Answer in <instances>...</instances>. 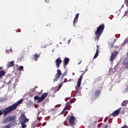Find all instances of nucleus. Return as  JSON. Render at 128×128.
<instances>
[{
  "mask_svg": "<svg viewBox=\"0 0 128 128\" xmlns=\"http://www.w3.org/2000/svg\"><path fill=\"white\" fill-rule=\"evenodd\" d=\"M60 88H62V86H60Z\"/></svg>",
  "mask_w": 128,
  "mask_h": 128,
  "instance_id": "nucleus-35",
  "label": "nucleus"
},
{
  "mask_svg": "<svg viewBox=\"0 0 128 128\" xmlns=\"http://www.w3.org/2000/svg\"><path fill=\"white\" fill-rule=\"evenodd\" d=\"M12 84V82L10 81L8 83V84Z\"/></svg>",
  "mask_w": 128,
  "mask_h": 128,
  "instance_id": "nucleus-29",
  "label": "nucleus"
},
{
  "mask_svg": "<svg viewBox=\"0 0 128 128\" xmlns=\"http://www.w3.org/2000/svg\"><path fill=\"white\" fill-rule=\"evenodd\" d=\"M46 96H48V94L43 93L40 97V99L39 100H38L37 102H42V100H44Z\"/></svg>",
  "mask_w": 128,
  "mask_h": 128,
  "instance_id": "nucleus-6",
  "label": "nucleus"
},
{
  "mask_svg": "<svg viewBox=\"0 0 128 128\" xmlns=\"http://www.w3.org/2000/svg\"><path fill=\"white\" fill-rule=\"evenodd\" d=\"M70 40L68 41V44H70Z\"/></svg>",
  "mask_w": 128,
  "mask_h": 128,
  "instance_id": "nucleus-31",
  "label": "nucleus"
},
{
  "mask_svg": "<svg viewBox=\"0 0 128 128\" xmlns=\"http://www.w3.org/2000/svg\"><path fill=\"white\" fill-rule=\"evenodd\" d=\"M6 74V72L4 70L0 71V78H2V76H4Z\"/></svg>",
  "mask_w": 128,
  "mask_h": 128,
  "instance_id": "nucleus-20",
  "label": "nucleus"
},
{
  "mask_svg": "<svg viewBox=\"0 0 128 128\" xmlns=\"http://www.w3.org/2000/svg\"><path fill=\"white\" fill-rule=\"evenodd\" d=\"M34 100H40V96H35L34 97Z\"/></svg>",
  "mask_w": 128,
  "mask_h": 128,
  "instance_id": "nucleus-23",
  "label": "nucleus"
},
{
  "mask_svg": "<svg viewBox=\"0 0 128 128\" xmlns=\"http://www.w3.org/2000/svg\"><path fill=\"white\" fill-rule=\"evenodd\" d=\"M79 16H80V14H76V16L74 19V23H73L74 26V24H76L78 22Z\"/></svg>",
  "mask_w": 128,
  "mask_h": 128,
  "instance_id": "nucleus-14",
  "label": "nucleus"
},
{
  "mask_svg": "<svg viewBox=\"0 0 128 128\" xmlns=\"http://www.w3.org/2000/svg\"><path fill=\"white\" fill-rule=\"evenodd\" d=\"M117 54H118V51H115V52H113L112 54V55H111V56H110V60H111V62H112V60H114L115 58L116 57Z\"/></svg>",
  "mask_w": 128,
  "mask_h": 128,
  "instance_id": "nucleus-9",
  "label": "nucleus"
},
{
  "mask_svg": "<svg viewBox=\"0 0 128 128\" xmlns=\"http://www.w3.org/2000/svg\"><path fill=\"white\" fill-rule=\"evenodd\" d=\"M11 126L10 124H8L6 126H4L2 127V128H10Z\"/></svg>",
  "mask_w": 128,
  "mask_h": 128,
  "instance_id": "nucleus-25",
  "label": "nucleus"
},
{
  "mask_svg": "<svg viewBox=\"0 0 128 128\" xmlns=\"http://www.w3.org/2000/svg\"><path fill=\"white\" fill-rule=\"evenodd\" d=\"M109 48H112L114 46V42H109Z\"/></svg>",
  "mask_w": 128,
  "mask_h": 128,
  "instance_id": "nucleus-19",
  "label": "nucleus"
},
{
  "mask_svg": "<svg viewBox=\"0 0 128 128\" xmlns=\"http://www.w3.org/2000/svg\"><path fill=\"white\" fill-rule=\"evenodd\" d=\"M122 128H128L127 126H124L122 127Z\"/></svg>",
  "mask_w": 128,
  "mask_h": 128,
  "instance_id": "nucleus-27",
  "label": "nucleus"
},
{
  "mask_svg": "<svg viewBox=\"0 0 128 128\" xmlns=\"http://www.w3.org/2000/svg\"><path fill=\"white\" fill-rule=\"evenodd\" d=\"M12 52V48H10V50H6V52L8 54H9L10 52Z\"/></svg>",
  "mask_w": 128,
  "mask_h": 128,
  "instance_id": "nucleus-24",
  "label": "nucleus"
},
{
  "mask_svg": "<svg viewBox=\"0 0 128 128\" xmlns=\"http://www.w3.org/2000/svg\"><path fill=\"white\" fill-rule=\"evenodd\" d=\"M44 48H46V46H44Z\"/></svg>",
  "mask_w": 128,
  "mask_h": 128,
  "instance_id": "nucleus-36",
  "label": "nucleus"
},
{
  "mask_svg": "<svg viewBox=\"0 0 128 128\" xmlns=\"http://www.w3.org/2000/svg\"><path fill=\"white\" fill-rule=\"evenodd\" d=\"M121 110H122V108H120L118 110L112 112V116H118V114H120Z\"/></svg>",
  "mask_w": 128,
  "mask_h": 128,
  "instance_id": "nucleus-10",
  "label": "nucleus"
},
{
  "mask_svg": "<svg viewBox=\"0 0 128 128\" xmlns=\"http://www.w3.org/2000/svg\"><path fill=\"white\" fill-rule=\"evenodd\" d=\"M67 104H68V102Z\"/></svg>",
  "mask_w": 128,
  "mask_h": 128,
  "instance_id": "nucleus-38",
  "label": "nucleus"
},
{
  "mask_svg": "<svg viewBox=\"0 0 128 128\" xmlns=\"http://www.w3.org/2000/svg\"><path fill=\"white\" fill-rule=\"evenodd\" d=\"M66 76H68V72H65L63 74H62V76L61 77V80H64V78Z\"/></svg>",
  "mask_w": 128,
  "mask_h": 128,
  "instance_id": "nucleus-17",
  "label": "nucleus"
},
{
  "mask_svg": "<svg viewBox=\"0 0 128 128\" xmlns=\"http://www.w3.org/2000/svg\"><path fill=\"white\" fill-rule=\"evenodd\" d=\"M66 107L64 108V110L62 112V114H64V112H66Z\"/></svg>",
  "mask_w": 128,
  "mask_h": 128,
  "instance_id": "nucleus-26",
  "label": "nucleus"
},
{
  "mask_svg": "<svg viewBox=\"0 0 128 128\" xmlns=\"http://www.w3.org/2000/svg\"><path fill=\"white\" fill-rule=\"evenodd\" d=\"M82 76H84V74H82V76H80V78H78L77 85L78 88H80V84H82Z\"/></svg>",
  "mask_w": 128,
  "mask_h": 128,
  "instance_id": "nucleus-13",
  "label": "nucleus"
},
{
  "mask_svg": "<svg viewBox=\"0 0 128 128\" xmlns=\"http://www.w3.org/2000/svg\"><path fill=\"white\" fill-rule=\"evenodd\" d=\"M98 48L96 49V52L95 54V55L94 56V58H98Z\"/></svg>",
  "mask_w": 128,
  "mask_h": 128,
  "instance_id": "nucleus-18",
  "label": "nucleus"
},
{
  "mask_svg": "<svg viewBox=\"0 0 128 128\" xmlns=\"http://www.w3.org/2000/svg\"><path fill=\"white\" fill-rule=\"evenodd\" d=\"M62 76V72H60V70H57V74H56V78L54 79V82H57V80H58V78H60V76Z\"/></svg>",
  "mask_w": 128,
  "mask_h": 128,
  "instance_id": "nucleus-7",
  "label": "nucleus"
},
{
  "mask_svg": "<svg viewBox=\"0 0 128 128\" xmlns=\"http://www.w3.org/2000/svg\"><path fill=\"white\" fill-rule=\"evenodd\" d=\"M14 64V61L12 60L7 64L8 68H11Z\"/></svg>",
  "mask_w": 128,
  "mask_h": 128,
  "instance_id": "nucleus-15",
  "label": "nucleus"
},
{
  "mask_svg": "<svg viewBox=\"0 0 128 128\" xmlns=\"http://www.w3.org/2000/svg\"><path fill=\"white\" fill-rule=\"evenodd\" d=\"M17 70L18 72H22V70H24V67L23 66H20L18 69Z\"/></svg>",
  "mask_w": 128,
  "mask_h": 128,
  "instance_id": "nucleus-21",
  "label": "nucleus"
},
{
  "mask_svg": "<svg viewBox=\"0 0 128 128\" xmlns=\"http://www.w3.org/2000/svg\"><path fill=\"white\" fill-rule=\"evenodd\" d=\"M15 118L14 116H10L6 118H4L2 120V124H8V122H12V120H14V119Z\"/></svg>",
  "mask_w": 128,
  "mask_h": 128,
  "instance_id": "nucleus-4",
  "label": "nucleus"
},
{
  "mask_svg": "<svg viewBox=\"0 0 128 128\" xmlns=\"http://www.w3.org/2000/svg\"><path fill=\"white\" fill-rule=\"evenodd\" d=\"M38 58H40V55H38V54H34L33 56L34 60H38Z\"/></svg>",
  "mask_w": 128,
  "mask_h": 128,
  "instance_id": "nucleus-16",
  "label": "nucleus"
},
{
  "mask_svg": "<svg viewBox=\"0 0 128 128\" xmlns=\"http://www.w3.org/2000/svg\"><path fill=\"white\" fill-rule=\"evenodd\" d=\"M38 114H40V112H38Z\"/></svg>",
  "mask_w": 128,
  "mask_h": 128,
  "instance_id": "nucleus-37",
  "label": "nucleus"
},
{
  "mask_svg": "<svg viewBox=\"0 0 128 128\" xmlns=\"http://www.w3.org/2000/svg\"><path fill=\"white\" fill-rule=\"evenodd\" d=\"M100 92L98 90H97L95 92H94V95L92 94V96L91 97L92 100H94V98H96V96H100Z\"/></svg>",
  "mask_w": 128,
  "mask_h": 128,
  "instance_id": "nucleus-8",
  "label": "nucleus"
},
{
  "mask_svg": "<svg viewBox=\"0 0 128 128\" xmlns=\"http://www.w3.org/2000/svg\"><path fill=\"white\" fill-rule=\"evenodd\" d=\"M104 30V24L98 27L97 30L94 32L95 35L96 36L95 40H100V38L102 36Z\"/></svg>",
  "mask_w": 128,
  "mask_h": 128,
  "instance_id": "nucleus-2",
  "label": "nucleus"
},
{
  "mask_svg": "<svg viewBox=\"0 0 128 128\" xmlns=\"http://www.w3.org/2000/svg\"><path fill=\"white\" fill-rule=\"evenodd\" d=\"M70 62V58H65L64 60H63V62L64 64V68L66 69V66H68V62Z\"/></svg>",
  "mask_w": 128,
  "mask_h": 128,
  "instance_id": "nucleus-12",
  "label": "nucleus"
},
{
  "mask_svg": "<svg viewBox=\"0 0 128 128\" xmlns=\"http://www.w3.org/2000/svg\"><path fill=\"white\" fill-rule=\"evenodd\" d=\"M103 128H108V125H105Z\"/></svg>",
  "mask_w": 128,
  "mask_h": 128,
  "instance_id": "nucleus-28",
  "label": "nucleus"
},
{
  "mask_svg": "<svg viewBox=\"0 0 128 128\" xmlns=\"http://www.w3.org/2000/svg\"><path fill=\"white\" fill-rule=\"evenodd\" d=\"M22 100H23L22 99H20L18 101L16 102L13 105L10 106L7 108H6L3 110V112L2 111V110H0V116H2V114H4V116H6V114H10V112H12V110H16V108L18 107V104H22Z\"/></svg>",
  "mask_w": 128,
  "mask_h": 128,
  "instance_id": "nucleus-1",
  "label": "nucleus"
},
{
  "mask_svg": "<svg viewBox=\"0 0 128 128\" xmlns=\"http://www.w3.org/2000/svg\"><path fill=\"white\" fill-rule=\"evenodd\" d=\"M68 82H72V79H70L68 80Z\"/></svg>",
  "mask_w": 128,
  "mask_h": 128,
  "instance_id": "nucleus-30",
  "label": "nucleus"
},
{
  "mask_svg": "<svg viewBox=\"0 0 128 128\" xmlns=\"http://www.w3.org/2000/svg\"><path fill=\"white\" fill-rule=\"evenodd\" d=\"M0 70H2V68L0 67Z\"/></svg>",
  "mask_w": 128,
  "mask_h": 128,
  "instance_id": "nucleus-34",
  "label": "nucleus"
},
{
  "mask_svg": "<svg viewBox=\"0 0 128 128\" xmlns=\"http://www.w3.org/2000/svg\"><path fill=\"white\" fill-rule=\"evenodd\" d=\"M20 124H21L22 128H26V122H28V120L26 118V117L24 116V114L22 113L19 118Z\"/></svg>",
  "mask_w": 128,
  "mask_h": 128,
  "instance_id": "nucleus-3",
  "label": "nucleus"
},
{
  "mask_svg": "<svg viewBox=\"0 0 128 128\" xmlns=\"http://www.w3.org/2000/svg\"><path fill=\"white\" fill-rule=\"evenodd\" d=\"M62 59L60 58H58L56 60V66L57 68H58L60 64H62Z\"/></svg>",
  "mask_w": 128,
  "mask_h": 128,
  "instance_id": "nucleus-11",
  "label": "nucleus"
},
{
  "mask_svg": "<svg viewBox=\"0 0 128 128\" xmlns=\"http://www.w3.org/2000/svg\"><path fill=\"white\" fill-rule=\"evenodd\" d=\"M60 44H62V42H60Z\"/></svg>",
  "mask_w": 128,
  "mask_h": 128,
  "instance_id": "nucleus-32",
  "label": "nucleus"
},
{
  "mask_svg": "<svg viewBox=\"0 0 128 128\" xmlns=\"http://www.w3.org/2000/svg\"><path fill=\"white\" fill-rule=\"evenodd\" d=\"M128 102V100H124L122 103V106H126Z\"/></svg>",
  "mask_w": 128,
  "mask_h": 128,
  "instance_id": "nucleus-22",
  "label": "nucleus"
},
{
  "mask_svg": "<svg viewBox=\"0 0 128 128\" xmlns=\"http://www.w3.org/2000/svg\"><path fill=\"white\" fill-rule=\"evenodd\" d=\"M68 122L71 126H74L76 124V118L74 116H70L68 120Z\"/></svg>",
  "mask_w": 128,
  "mask_h": 128,
  "instance_id": "nucleus-5",
  "label": "nucleus"
},
{
  "mask_svg": "<svg viewBox=\"0 0 128 128\" xmlns=\"http://www.w3.org/2000/svg\"><path fill=\"white\" fill-rule=\"evenodd\" d=\"M73 76H74V73H72Z\"/></svg>",
  "mask_w": 128,
  "mask_h": 128,
  "instance_id": "nucleus-33",
  "label": "nucleus"
}]
</instances>
